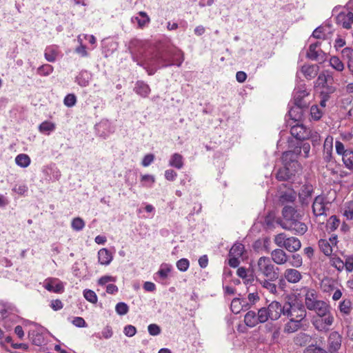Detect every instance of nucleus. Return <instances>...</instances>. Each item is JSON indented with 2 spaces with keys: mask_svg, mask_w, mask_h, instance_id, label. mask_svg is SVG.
Segmentation results:
<instances>
[{
  "mask_svg": "<svg viewBox=\"0 0 353 353\" xmlns=\"http://www.w3.org/2000/svg\"><path fill=\"white\" fill-rule=\"evenodd\" d=\"M292 307L293 303L285 302L283 305H281V314L284 316H287L288 318H292Z\"/></svg>",
  "mask_w": 353,
  "mask_h": 353,
  "instance_id": "bf43d9fd",
  "label": "nucleus"
},
{
  "mask_svg": "<svg viewBox=\"0 0 353 353\" xmlns=\"http://www.w3.org/2000/svg\"><path fill=\"white\" fill-rule=\"evenodd\" d=\"M292 311V318L302 321L306 317L307 312L304 305L299 303H294Z\"/></svg>",
  "mask_w": 353,
  "mask_h": 353,
  "instance_id": "412c9836",
  "label": "nucleus"
},
{
  "mask_svg": "<svg viewBox=\"0 0 353 353\" xmlns=\"http://www.w3.org/2000/svg\"><path fill=\"white\" fill-rule=\"evenodd\" d=\"M339 224V219L336 215H332L327 220L326 228L330 232H334L338 228Z\"/></svg>",
  "mask_w": 353,
  "mask_h": 353,
  "instance_id": "79ce46f5",
  "label": "nucleus"
},
{
  "mask_svg": "<svg viewBox=\"0 0 353 353\" xmlns=\"http://www.w3.org/2000/svg\"><path fill=\"white\" fill-rule=\"evenodd\" d=\"M342 344V336L336 331L332 332L327 341V349L330 353L337 352Z\"/></svg>",
  "mask_w": 353,
  "mask_h": 353,
  "instance_id": "0eeeda50",
  "label": "nucleus"
},
{
  "mask_svg": "<svg viewBox=\"0 0 353 353\" xmlns=\"http://www.w3.org/2000/svg\"><path fill=\"white\" fill-rule=\"evenodd\" d=\"M52 72L53 67L50 64H43L37 69V74L40 76H48Z\"/></svg>",
  "mask_w": 353,
  "mask_h": 353,
  "instance_id": "8fccbe9b",
  "label": "nucleus"
},
{
  "mask_svg": "<svg viewBox=\"0 0 353 353\" xmlns=\"http://www.w3.org/2000/svg\"><path fill=\"white\" fill-rule=\"evenodd\" d=\"M30 336L34 345L41 346L47 343V339L41 329L33 330L31 334H30Z\"/></svg>",
  "mask_w": 353,
  "mask_h": 353,
  "instance_id": "5701e85b",
  "label": "nucleus"
},
{
  "mask_svg": "<svg viewBox=\"0 0 353 353\" xmlns=\"http://www.w3.org/2000/svg\"><path fill=\"white\" fill-rule=\"evenodd\" d=\"M322 90L320 92V96L330 98V95L336 91V87L332 84L329 83L328 85L323 87Z\"/></svg>",
  "mask_w": 353,
  "mask_h": 353,
  "instance_id": "3c124183",
  "label": "nucleus"
},
{
  "mask_svg": "<svg viewBox=\"0 0 353 353\" xmlns=\"http://www.w3.org/2000/svg\"><path fill=\"white\" fill-rule=\"evenodd\" d=\"M115 310L118 314L125 315L128 312L129 307L126 303L120 302L116 305Z\"/></svg>",
  "mask_w": 353,
  "mask_h": 353,
  "instance_id": "680f3d73",
  "label": "nucleus"
},
{
  "mask_svg": "<svg viewBox=\"0 0 353 353\" xmlns=\"http://www.w3.org/2000/svg\"><path fill=\"white\" fill-rule=\"evenodd\" d=\"M55 128V124L48 121L42 122L39 126V132L47 134H49L50 132L54 131Z\"/></svg>",
  "mask_w": 353,
  "mask_h": 353,
  "instance_id": "ea45409f",
  "label": "nucleus"
},
{
  "mask_svg": "<svg viewBox=\"0 0 353 353\" xmlns=\"http://www.w3.org/2000/svg\"><path fill=\"white\" fill-rule=\"evenodd\" d=\"M256 271L271 280H277L279 276V268L272 263L270 258L266 256L258 259Z\"/></svg>",
  "mask_w": 353,
  "mask_h": 353,
  "instance_id": "7ed1b4c3",
  "label": "nucleus"
},
{
  "mask_svg": "<svg viewBox=\"0 0 353 353\" xmlns=\"http://www.w3.org/2000/svg\"><path fill=\"white\" fill-rule=\"evenodd\" d=\"M299 171L293 167L283 164V166L277 170L275 177L279 181H286L291 179Z\"/></svg>",
  "mask_w": 353,
  "mask_h": 353,
  "instance_id": "6e6552de",
  "label": "nucleus"
},
{
  "mask_svg": "<svg viewBox=\"0 0 353 353\" xmlns=\"http://www.w3.org/2000/svg\"><path fill=\"white\" fill-rule=\"evenodd\" d=\"M183 52L176 48H167L159 50L148 61V64L152 68L148 71L152 75L159 68L171 65L180 66L183 61Z\"/></svg>",
  "mask_w": 353,
  "mask_h": 353,
  "instance_id": "f257e3e1",
  "label": "nucleus"
},
{
  "mask_svg": "<svg viewBox=\"0 0 353 353\" xmlns=\"http://www.w3.org/2000/svg\"><path fill=\"white\" fill-rule=\"evenodd\" d=\"M334 78L332 74L327 70L321 72L316 80L314 81V87L317 88H322L329 83L332 84Z\"/></svg>",
  "mask_w": 353,
  "mask_h": 353,
  "instance_id": "f8f14e48",
  "label": "nucleus"
},
{
  "mask_svg": "<svg viewBox=\"0 0 353 353\" xmlns=\"http://www.w3.org/2000/svg\"><path fill=\"white\" fill-rule=\"evenodd\" d=\"M190 266V262L187 259H181L176 262V268L181 272H185Z\"/></svg>",
  "mask_w": 353,
  "mask_h": 353,
  "instance_id": "e2e57ef3",
  "label": "nucleus"
},
{
  "mask_svg": "<svg viewBox=\"0 0 353 353\" xmlns=\"http://www.w3.org/2000/svg\"><path fill=\"white\" fill-rule=\"evenodd\" d=\"M57 52L54 47L50 46L46 48L44 52L45 59L49 62H54L57 59Z\"/></svg>",
  "mask_w": 353,
  "mask_h": 353,
  "instance_id": "a18cd8bd",
  "label": "nucleus"
},
{
  "mask_svg": "<svg viewBox=\"0 0 353 353\" xmlns=\"http://www.w3.org/2000/svg\"><path fill=\"white\" fill-rule=\"evenodd\" d=\"M71 226L74 230L81 231L85 227V222L81 218L77 217L72 221Z\"/></svg>",
  "mask_w": 353,
  "mask_h": 353,
  "instance_id": "603ef678",
  "label": "nucleus"
},
{
  "mask_svg": "<svg viewBox=\"0 0 353 353\" xmlns=\"http://www.w3.org/2000/svg\"><path fill=\"white\" fill-rule=\"evenodd\" d=\"M270 259L277 265H283L288 261V256L284 250L277 248L272 251Z\"/></svg>",
  "mask_w": 353,
  "mask_h": 353,
  "instance_id": "aec40b11",
  "label": "nucleus"
},
{
  "mask_svg": "<svg viewBox=\"0 0 353 353\" xmlns=\"http://www.w3.org/2000/svg\"><path fill=\"white\" fill-rule=\"evenodd\" d=\"M283 275L284 278L290 283H296L302 279L301 273L294 268L286 269Z\"/></svg>",
  "mask_w": 353,
  "mask_h": 353,
  "instance_id": "4be33fe9",
  "label": "nucleus"
},
{
  "mask_svg": "<svg viewBox=\"0 0 353 353\" xmlns=\"http://www.w3.org/2000/svg\"><path fill=\"white\" fill-rule=\"evenodd\" d=\"M43 286L48 291L54 293H61L64 290L62 282L57 279L51 278L46 279Z\"/></svg>",
  "mask_w": 353,
  "mask_h": 353,
  "instance_id": "ddd939ff",
  "label": "nucleus"
},
{
  "mask_svg": "<svg viewBox=\"0 0 353 353\" xmlns=\"http://www.w3.org/2000/svg\"><path fill=\"white\" fill-rule=\"evenodd\" d=\"M271 321L278 320L281 314V303L274 301L271 302L266 307Z\"/></svg>",
  "mask_w": 353,
  "mask_h": 353,
  "instance_id": "a211bd4d",
  "label": "nucleus"
},
{
  "mask_svg": "<svg viewBox=\"0 0 353 353\" xmlns=\"http://www.w3.org/2000/svg\"><path fill=\"white\" fill-rule=\"evenodd\" d=\"M310 337L305 333L301 332L296 335L294 339V342L296 345H305L306 343L310 341Z\"/></svg>",
  "mask_w": 353,
  "mask_h": 353,
  "instance_id": "de8ad7c7",
  "label": "nucleus"
},
{
  "mask_svg": "<svg viewBox=\"0 0 353 353\" xmlns=\"http://www.w3.org/2000/svg\"><path fill=\"white\" fill-rule=\"evenodd\" d=\"M333 137H327L323 144V159L325 162H330L332 160Z\"/></svg>",
  "mask_w": 353,
  "mask_h": 353,
  "instance_id": "6ab92c4d",
  "label": "nucleus"
},
{
  "mask_svg": "<svg viewBox=\"0 0 353 353\" xmlns=\"http://www.w3.org/2000/svg\"><path fill=\"white\" fill-rule=\"evenodd\" d=\"M319 71V66L316 64H305L301 68V72L305 79L311 80L314 79Z\"/></svg>",
  "mask_w": 353,
  "mask_h": 353,
  "instance_id": "f3484780",
  "label": "nucleus"
},
{
  "mask_svg": "<svg viewBox=\"0 0 353 353\" xmlns=\"http://www.w3.org/2000/svg\"><path fill=\"white\" fill-rule=\"evenodd\" d=\"M94 336L99 339H109L113 336V330L110 325H107L101 331V333H95Z\"/></svg>",
  "mask_w": 353,
  "mask_h": 353,
  "instance_id": "a19ab883",
  "label": "nucleus"
},
{
  "mask_svg": "<svg viewBox=\"0 0 353 353\" xmlns=\"http://www.w3.org/2000/svg\"><path fill=\"white\" fill-rule=\"evenodd\" d=\"M141 182L144 186H151L154 183V177L152 175L144 174L141 176Z\"/></svg>",
  "mask_w": 353,
  "mask_h": 353,
  "instance_id": "69168bd1",
  "label": "nucleus"
},
{
  "mask_svg": "<svg viewBox=\"0 0 353 353\" xmlns=\"http://www.w3.org/2000/svg\"><path fill=\"white\" fill-rule=\"evenodd\" d=\"M113 259L112 253L107 248H101L98 252V261L103 265H109Z\"/></svg>",
  "mask_w": 353,
  "mask_h": 353,
  "instance_id": "a878e982",
  "label": "nucleus"
},
{
  "mask_svg": "<svg viewBox=\"0 0 353 353\" xmlns=\"http://www.w3.org/2000/svg\"><path fill=\"white\" fill-rule=\"evenodd\" d=\"M334 322V317L332 314L328 315L312 318L311 323L313 327L320 332L326 333Z\"/></svg>",
  "mask_w": 353,
  "mask_h": 353,
  "instance_id": "39448f33",
  "label": "nucleus"
},
{
  "mask_svg": "<svg viewBox=\"0 0 353 353\" xmlns=\"http://www.w3.org/2000/svg\"><path fill=\"white\" fill-rule=\"evenodd\" d=\"M170 271L171 266L168 264H165L161 266L160 269L157 272V274L159 275L161 279H165Z\"/></svg>",
  "mask_w": 353,
  "mask_h": 353,
  "instance_id": "5fc2aeb1",
  "label": "nucleus"
},
{
  "mask_svg": "<svg viewBox=\"0 0 353 353\" xmlns=\"http://www.w3.org/2000/svg\"><path fill=\"white\" fill-rule=\"evenodd\" d=\"M305 292L304 294V300H305V307L308 309L311 305L315 303L317 301H319V294L318 292L312 288H305L303 289Z\"/></svg>",
  "mask_w": 353,
  "mask_h": 353,
  "instance_id": "2eb2a0df",
  "label": "nucleus"
},
{
  "mask_svg": "<svg viewBox=\"0 0 353 353\" xmlns=\"http://www.w3.org/2000/svg\"><path fill=\"white\" fill-rule=\"evenodd\" d=\"M17 165L21 168H27L30 164V158L26 154H20L15 158Z\"/></svg>",
  "mask_w": 353,
  "mask_h": 353,
  "instance_id": "4c0bfd02",
  "label": "nucleus"
},
{
  "mask_svg": "<svg viewBox=\"0 0 353 353\" xmlns=\"http://www.w3.org/2000/svg\"><path fill=\"white\" fill-rule=\"evenodd\" d=\"M244 323L250 327H254L259 324L256 313L253 310H249L244 316Z\"/></svg>",
  "mask_w": 353,
  "mask_h": 353,
  "instance_id": "7c9ffc66",
  "label": "nucleus"
},
{
  "mask_svg": "<svg viewBox=\"0 0 353 353\" xmlns=\"http://www.w3.org/2000/svg\"><path fill=\"white\" fill-rule=\"evenodd\" d=\"M313 192V188L310 184L302 185L299 193V199L303 205H307Z\"/></svg>",
  "mask_w": 353,
  "mask_h": 353,
  "instance_id": "4468645a",
  "label": "nucleus"
},
{
  "mask_svg": "<svg viewBox=\"0 0 353 353\" xmlns=\"http://www.w3.org/2000/svg\"><path fill=\"white\" fill-rule=\"evenodd\" d=\"M301 325V321L290 318L289 321L284 325L283 332L287 334L294 333L299 330Z\"/></svg>",
  "mask_w": 353,
  "mask_h": 353,
  "instance_id": "bb28decb",
  "label": "nucleus"
},
{
  "mask_svg": "<svg viewBox=\"0 0 353 353\" xmlns=\"http://www.w3.org/2000/svg\"><path fill=\"white\" fill-rule=\"evenodd\" d=\"M319 247L321 251L326 256H330L332 253V246L326 239H320L319 241Z\"/></svg>",
  "mask_w": 353,
  "mask_h": 353,
  "instance_id": "e433bc0d",
  "label": "nucleus"
},
{
  "mask_svg": "<svg viewBox=\"0 0 353 353\" xmlns=\"http://www.w3.org/2000/svg\"><path fill=\"white\" fill-rule=\"evenodd\" d=\"M330 65L337 72L343 71L345 66L343 61L336 56H332L329 60Z\"/></svg>",
  "mask_w": 353,
  "mask_h": 353,
  "instance_id": "c9c22d12",
  "label": "nucleus"
},
{
  "mask_svg": "<svg viewBox=\"0 0 353 353\" xmlns=\"http://www.w3.org/2000/svg\"><path fill=\"white\" fill-rule=\"evenodd\" d=\"M328 201H326V198L323 195H319L315 197L312 203V212L316 216H321L325 214L327 209L325 206Z\"/></svg>",
  "mask_w": 353,
  "mask_h": 353,
  "instance_id": "1a4fd4ad",
  "label": "nucleus"
},
{
  "mask_svg": "<svg viewBox=\"0 0 353 353\" xmlns=\"http://www.w3.org/2000/svg\"><path fill=\"white\" fill-rule=\"evenodd\" d=\"M245 248L244 245L241 243H236L233 245L229 252L228 256H235L241 257Z\"/></svg>",
  "mask_w": 353,
  "mask_h": 353,
  "instance_id": "58836bf2",
  "label": "nucleus"
},
{
  "mask_svg": "<svg viewBox=\"0 0 353 353\" xmlns=\"http://www.w3.org/2000/svg\"><path fill=\"white\" fill-rule=\"evenodd\" d=\"M63 103L68 108L73 107L77 103V97L74 94H68L65 97Z\"/></svg>",
  "mask_w": 353,
  "mask_h": 353,
  "instance_id": "052dcab7",
  "label": "nucleus"
},
{
  "mask_svg": "<svg viewBox=\"0 0 353 353\" xmlns=\"http://www.w3.org/2000/svg\"><path fill=\"white\" fill-rule=\"evenodd\" d=\"M301 154L300 148H294L293 150L284 152L282 154V161L283 164L300 170L301 164L298 161V157Z\"/></svg>",
  "mask_w": 353,
  "mask_h": 353,
  "instance_id": "423d86ee",
  "label": "nucleus"
},
{
  "mask_svg": "<svg viewBox=\"0 0 353 353\" xmlns=\"http://www.w3.org/2000/svg\"><path fill=\"white\" fill-rule=\"evenodd\" d=\"M256 314L259 323H266L269 319L270 320V316L265 307H263L259 309Z\"/></svg>",
  "mask_w": 353,
  "mask_h": 353,
  "instance_id": "37998d69",
  "label": "nucleus"
},
{
  "mask_svg": "<svg viewBox=\"0 0 353 353\" xmlns=\"http://www.w3.org/2000/svg\"><path fill=\"white\" fill-rule=\"evenodd\" d=\"M337 23L341 25L343 28L350 29L353 23V13L348 11L347 12H340L337 17Z\"/></svg>",
  "mask_w": 353,
  "mask_h": 353,
  "instance_id": "dca6fc26",
  "label": "nucleus"
},
{
  "mask_svg": "<svg viewBox=\"0 0 353 353\" xmlns=\"http://www.w3.org/2000/svg\"><path fill=\"white\" fill-rule=\"evenodd\" d=\"M332 314L331 306L327 303L325 305L322 306L319 310L315 312V314L312 318H317L318 316H322Z\"/></svg>",
  "mask_w": 353,
  "mask_h": 353,
  "instance_id": "49530a36",
  "label": "nucleus"
},
{
  "mask_svg": "<svg viewBox=\"0 0 353 353\" xmlns=\"http://www.w3.org/2000/svg\"><path fill=\"white\" fill-rule=\"evenodd\" d=\"M305 110V108H300L298 105H294V106L290 108L288 115L292 120L295 122H299L302 119Z\"/></svg>",
  "mask_w": 353,
  "mask_h": 353,
  "instance_id": "c85d7f7f",
  "label": "nucleus"
},
{
  "mask_svg": "<svg viewBox=\"0 0 353 353\" xmlns=\"http://www.w3.org/2000/svg\"><path fill=\"white\" fill-rule=\"evenodd\" d=\"M85 299L92 303L97 302V296L96 293L91 290H85L83 292Z\"/></svg>",
  "mask_w": 353,
  "mask_h": 353,
  "instance_id": "13d9d810",
  "label": "nucleus"
},
{
  "mask_svg": "<svg viewBox=\"0 0 353 353\" xmlns=\"http://www.w3.org/2000/svg\"><path fill=\"white\" fill-rule=\"evenodd\" d=\"M301 248V241L294 236L288 237L286 241V245L285 246V249H286L288 252H295L300 250Z\"/></svg>",
  "mask_w": 353,
  "mask_h": 353,
  "instance_id": "cd10ccee",
  "label": "nucleus"
},
{
  "mask_svg": "<svg viewBox=\"0 0 353 353\" xmlns=\"http://www.w3.org/2000/svg\"><path fill=\"white\" fill-rule=\"evenodd\" d=\"M250 307L249 303L239 298H234L231 303L230 308L233 313L239 314L242 310H248Z\"/></svg>",
  "mask_w": 353,
  "mask_h": 353,
  "instance_id": "393cba45",
  "label": "nucleus"
},
{
  "mask_svg": "<svg viewBox=\"0 0 353 353\" xmlns=\"http://www.w3.org/2000/svg\"><path fill=\"white\" fill-rule=\"evenodd\" d=\"M291 134L299 140H305L309 138L310 132L299 122L294 125L290 129Z\"/></svg>",
  "mask_w": 353,
  "mask_h": 353,
  "instance_id": "9b49d317",
  "label": "nucleus"
},
{
  "mask_svg": "<svg viewBox=\"0 0 353 353\" xmlns=\"http://www.w3.org/2000/svg\"><path fill=\"white\" fill-rule=\"evenodd\" d=\"M134 90L137 94L142 97H147L150 92L149 85L143 81H138Z\"/></svg>",
  "mask_w": 353,
  "mask_h": 353,
  "instance_id": "c756f323",
  "label": "nucleus"
},
{
  "mask_svg": "<svg viewBox=\"0 0 353 353\" xmlns=\"http://www.w3.org/2000/svg\"><path fill=\"white\" fill-rule=\"evenodd\" d=\"M342 57L347 62L353 60V49L351 48H345L341 51Z\"/></svg>",
  "mask_w": 353,
  "mask_h": 353,
  "instance_id": "0e129e2a",
  "label": "nucleus"
},
{
  "mask_svg": "<svg viewBox=\"0 0 353 353\" xmlns=\"http://www.w3.org/2000/svg\"><path fill=\"white\" fill-rule=\"evenodd\" d=\"M91 79V73L83 70L76 76L75 82L81 87H86L89 85Z\"/></svg>",
  "mask_w": 353,
  "mask_h": 353,
  "instance_id": "b1692460",
  "label": "nucleus"
},
{
  "mask_svg": "<svg viewBox=\"0 0 353 353\" xmlns=\"http://www.w3.org/2000/svg\"><path fill=\"white\" fill-rule=\"evenodd\" d=\"M305 353H327V352L321 347L311 345L306 349Z\"/></svg>",
  "mask_w": 353,
  "mask_h": 353,
  "instance_id": "774afa93",
  "label": "nucleus"
},
{
  "mask_svg": "<svg viewBox=\"0 0 353 353\" xmlns=\"http://www.w3.org/2000/svg\"><path fill=\"white\" fill-rule=\"evenodd\" d=\"M310 115L314 120H319L323 115L322 110L318 107V105H312L310 108Z\"/></svg>",
  "mask_w": 353,
  "mask_h": 353,
  "instance_id": "6e6d98bb",
  "label": "nucleus"
},
{
  "mask_svg": "<svg viewBox=\"0 0 353 353\" xmlns=\"http://www.w3.org/2000/svg\"><path fill=\"white\" fill-rule=\"evenodd\" d=\"M139 17H135L132 19V22H137L140 28L144 27L148 24L150 19L145 12L141 11L138 13Z\"/></svg>",
  "mask_w": 353,
  "mask_h": 353,
  "instance_id": "f704fd0d",
  "label": "nucleus"
},
{
  "mask_svg": "<svg viewBox=\"0 0 353 353\" xmlns=\"http://www.w3.org/2000/svg\"><path fill=\"white\" fill-rule=\"evenodd\" d=\"M310 92L305 85L298 86L293 92V103L300 108L307 109L310 104Z\"/></svg>",
  "mask_w": 353,
  "mask_h": 353,
  "instance_id": "20e7f679",
  "label": "nucleus"
},
{
  "mask_svg": "<svg viewBox=\"0 0 353 353\" xmlns=\"http://www.w3.org/2000/svg\"><path fill=\"white\" fill-rule=\"evenodd\" d=\"M236 274L239 277L245 280L244 283L246 284L252 283L254 281L253 274H249V270L244 267L239 268Z\"/></svg>",
  "mask_w": 353,
  "mask_h": 353,
  "instance_id": "2f4dec72",
  "label": "nucleus"
},
{
  "mask_svg": "<svg viewBox=\"0 0 353 353\" xmlns=\"http://www.w3.org/2000/svg\"><path fill=\"white\" fill-rule=\"evenodd\" d=\"M183 156L179 153L173 154L170 159L169 165L176 169H181L183 166Z\"/></svg>",
  "mask_w": 353,
  "mask_h": 353,
  "instance_id": "72a5a7b5",
  "label": "nucleus"
},
{
  "mask_svg": "<svg viewBox=\"0 0 353 353\" xmlns=\"http://www.w3.org/2000/svg\"><path fill=\"white\" fill-rule=\"evenodd\" d=\"M320 46H321V43L319 41H316V42L310 45L309 48L307 52V57L309 59H311L313 61H317V60L323 61V59H324L323 58L325 56L324 52L321 49L317 50V48H319Z\"/></svg>",
  "mask_w": 353,
  "mask_h": 353,
  "instance_id": "9d476101",
  "label": "nucleus"
},
{
  "mask_svg": "<svg viewBox=\"0 0 353 353\" xmlns=\"http://www.w3.org/2000/svg\"><path fill=\"white\" fill-rule=\"evenodd\" d=\"M339 310L341 312L349 314L351 311V302L350 300L345 299L341 301L339 304Z\"/></svg>",
  "mask_w": 353,
  "mask_h": 353,
  "instance_id": "4d7b16f0",
  "label": "nucleus"
},
{
  "mask_svg": "<svg viewBox=\"0 0 353 353\" xmlns=\"http://www.w3.org/2000/svg\"><path fill=\"white\" fill-rule=\"evenodd\" d=\"M287 239V235L285 233H280L274 236V241L277 246L285 248Z\"/></svg>",
  "mask_w": 353,
  "mask_h": 353,
  "instance_id": "864d4df0",
  "label": "nucleus"
},
{
  "mask_svg": "<svg viewBox=\"0 0 353 353\" xmlns=\"http://www.w3.org/2000/svg\"><path fill=\"white\" fill-rule=\"evenodd\" d=\"M289 263L294 268H300L303 265V259L299 254H294L292 255Z\"/></svg>",
  "mask_w": 353,
  "mask_h": 353,
  "instance_id": "09e8293b",
  "label": "nucleus"
},
{
  "mask_svg": "<svg viewBox=\"0 0 353 353\" xmlns=\"http://www.w3.org/2000/svg\"><path fill=\"white\" fill-rule=\"evenodd\" d=\"M123 333L125 336L128 337H132L136 334L137 329L134 326L132 325H128L124 327Z\"/></svg>",
  "mask_w": 353,
  "mask_h": 353,
  "instance_id": "338daca9",
  "label": "nucleus"
},
{
  "mask_svg": "<svg viewBox=\"0 0 353 353\" xmlns=\"http://www.w3.org/2000/svg\"><path fill=\"white\" fill-rule=\"evenodd\" d=\"M275 280H271L270 279H264L263 280L256 279L261 286L268 290L272 294L276 293V285L273 283Z\"/></svg>",
  "mask_w": 353,
  "mask_h": 353,
  "instance_id": "473e14b6",
  "label": "nucleus"
},
{
  "mask_svg": "<svg viewBox=\"0 0 353 353\" xmlns=\"http://www.w3.org/2000/svg\"><path fill=\"white\" fill-rule=\"evenodd\" d=\"M281 219L276 222L281 227L296 235H303L307 230V225L302 220L303 216L291 205H285L282 210Z\"/></svg>",
  "mask_w": 353,
  "mask_h": 353,
  "instance_id": "f03ea898",
  "label": "nucleus"
},
{
  "mask_svg": "<svg viewBox=\"0 0 353 353\" xmlns=\"http://www.w3.org/2000/svg\"><path fill=\"white\" fill-rule=\"evenodd\" d=\"M343 161L347 169L353 170V151L349 150L346 152L343 155Z\"/></svg>",
  "mask_w": 353,
  "mask_h": 353,
  "instance_id": "c03bdc74",
  "label": "nucleus"
}]
</instances>
